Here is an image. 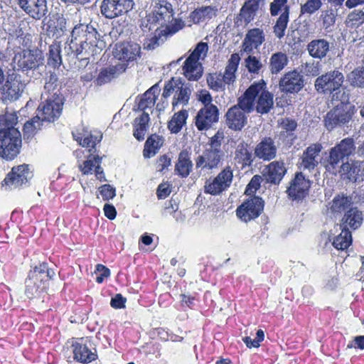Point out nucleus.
I'll use <instances>...</instances> for the list:
<instances>
[{
  "label": "nucleus",
  "instance_id": "nucleus-21",
  "mask_svg": "<svg viewBox=\"0 0 364 364\" xmlns=\"http://www.w3.org/2000/svg\"><path fill=\"white\" fill-rule=\"evenodd\" d=\"M79 341L73 344L74 359L82 363H89L95 360L97 358L96 349L89 348L86 343H83V338Z\"/></svg>",
  "mask_w": 364,
  "mask_h": 364
},
{
  "label": "nucleus",
  "instance_id": "nucleus-18",
  "mask_svg": "<svg viewBox=\"0 0 364 364\" xmlns=\"http://www.w3.org/2000/svg\"><path fill=\"white\" fill-rule=\"evenodd\" d=\"M141 47L138 43L124 42L116 45L114 55L119 60L132 62L140 56Z\"/></svg>",
  "mask_w": 364,
  "mask_h": 364
},
{
  "label": "nucleus",
  "instance_id": "nucleus-2",
  "mask_svg": "<svg viewBox=\"0 0 364 364\" xmlns=\"http://www.w3.org/2000/svg\"><path fill=\"white\" fill-rule=\"evenodd\" d=\"M341 102L328 111L324 117V124L328 130L337 127L348 126L350 122H355L357 117V108L351 103Z\"/></svg>",
  "mask_w": 364,
  "mask_h": 364
},
{
  "label": "nucleus",
  "instance_id": "nucleus-16",
  "mask_svg": "<svg viewBox=\"0 0 364 364\" xmlns=\"http://www.w3.org/2000/svg\"><path fill=\"white\" fill-rule=\"evenodd\" d=\"M224 154L221 149L206 148L196 159L197 168L211 170L218 166Z\"/></svg>",
  "mask_w": 364,
  "mask_h": 364
},
{
  "label": "nucleus",
  "instance_id": "nucleus-52",
  "mask_svg": "<svg viewBox=\"0 0 364 364\" xmlns=\"http://www.w3.org/2000/svg\"><path fill=\"white\" fill-rule=\"evenodd\" d=\"M335 148L345 158L348 157L355 149L354 141L352 138H346L335 146Z\"/></svg>",
  "mask_w": 364,
  "mask_h": 364
},
{
  "label": "nucleus",
  "instance_id": "nucleus-59",
  "mask_svg": "<svg viewBox=\"0 0 364 364\" xmlns=\"http://www.w3.org/2000/svg\"><path fill=\"white\" fill-rule=\"evenodd\" d=\"M322 6L321 0H308L301 6V14L311 15L320 9Z\"/></svg>",
  "mask_w": 364,
  "mask_h": 364
},
{
  "label": "nucleus",
  "instance_id": "nucleus-49",
  "mask_svg": "<svg viewBox=\"0 0 364 364\" xmlns=\"http://www.w3.org/2000/svg\"><path fill=\"white\" fill-rule=\"evenodd\" d=\"M349 84L355 87H364V66H359L352 70L348 75Z\"/></svg>",
  "mask_w": 364,
  "mask_h": 364
},
{
  "label": "nucleus",
  "instance_id": "nucleus-37",
  "mask_svg": "<svg viewBox=\"0 0 364 364\" xmlns=\"http://www.w3.org/2000/svg\"><path fill=\"white\" fill-rule=\"evenodd\" d=\"M234 159L242 166H250L253 162L252 154L248 149V144L243 140L239 141L236 146Z\"/></svg>",
  "mask_w": 364,
  "mask_h": 364
},
{
  "label": "nucleus",
  "instance_id": "nucleus-38",
  "mask_svg": "<svg viewBox=\"0 0 364 364\" xmlns=\"http://www.w3.org/2000/svg\"><path fill=\"white\" fill-rule=\"evenodd\" d=\"M149 115L147 112H143V113L136 117L134 120V136L139 140L142 141L144 139V136L149 127Z\"/></svg>",
  "mask_w": 364,
  "mask_h": 364
},
{
  "label": "nucleus",
  "instance_id": "nucleus-25",
  "mask_svg": "<svg viewBox=\"0 0 364 364\" xmlns=\"http://www.w3.org/2000/svg\"><path fill=\"white\" fill-rule=\"evenodd\" d=\"M255 154L264 161H270L276 156L277 147L270 137L263 139L255 147Z\"/></svg>",
  "mask_w": 364,
  "mask_h": 364
},
{
  "label": "nucleus",
  "instance_id": "nucleus-61",
  "mask_svg": "<svg viewBox=\"0 0 364 364\" xmlns=\"http://www.w3.org/2000/svg\"><path fill=\"white\" fill-rule=\"evenodd\" d=\"M101 160L102 159L99 156L89 158L80 166V168L83 174L91 173L93 168H95L98 164H101Z\"/></svg>",
  "mask_w": 364,
  "mask_h": 364
},
{
  "label": "nucleus",
  "instance_id": "nucleus-36",
  "mask_svg": "<svg viewBox=\"0 0 364 364\" xmlns=\"http://www.w3.org/2000/svg\"><path fill=\"white\" fill-rule=\"evenodd\" d=\"M240 57L237 53L231 55L230 58L228 60V65L225 67V72L222 74V78L226 85H231L235 82L236 75L235 73L237 70Z\"/></svg>",
  "mask_w": 364,
  "mask_h": 364
},
{
  "label": "nucleus",
  "instance_id": "nucleus-9",
  "mask_svg": "<svg viewBox=\"0 0 364 364\" xmlns=\"http://www.w3.org/2000/svg\"><path fill=\"white\" fill-rule=\"evenodd\" d=\"M43 55L41 50H23L15 55L14 63L18 70H28L36 69L43 63Z\"/></svg>",
  "mask_w": 364,
  "mask_h": 364
},
{
  "label": "nucleus",
  "instance_id": "nucleus-27",
  "mask_svg": "<svg viewBox=\"0 0 364 364\" xmlns=\"http://www.w3.org/2000/svg\"><path fill=\"white\" fill-rule=\"evenodd\" d=\"M265 40L264 31L258 28L249 30L242 43L243 50L252 52L253 48H257Z\"/></svg>",
  "mask_w": 364,
  "mask_h": 364
},
{
  "label": "nucleus",
  "instance_id": "nucleus-39",
  "mask_svg": "<svg viewBox=\"0 0 364 364\" xmlns=\"http://www.w3.org/2000/svg\"><path fill=\"white\" fill-rule=\"evenodd\" d=\"M159 94V89L156 85H154L150 87L145 93L141 96L138 105L137 109L141 111H144L148 108H152L155 105L156 96Z\"/></svg>",
  "mask_w": 364,
  "mask_h": 364
},
{
  "label": "nucleus",
  "instance_id": "nucleus-4",
  "mask_svg": "<svg viewBox=\"0 0 364 364\" xmlns=\"http://www.w3.org/2000/svg\"><path fill=\"white\" fill-rule=\"evenodd\" d=\"M208 50L206 43H198L194 50L186 58L183 65V70L185 77L188 80L198 81L203 75V69L202 64L199 63L200 58H204Z\"/></svg>",
  "mask_w": 364,
  "mask_h": 364
},
{
  "label": "nucleus",
  "instance_id": "nucleus-33",
  "mask_svg": "<svg viewBox=\"0 0 364 364\" xmlns=\"http://www.w3.org/2000/svg\"><path fill=\"white\" fill-rule=\"evenodd\" d=\"M307 50L311 57L322 59L329 51V43L323 38L312 40L307 45Z\"/></svg>",
  "mask_w": 364,
  "mask_h": 364
},
{
  "label": "nucleus",
  "instance_id": "nucleus-30",
  "mask_svg": "<svg viewBox=\"0 0 364 364\" xmlns=\"http://www.w3.org/2000/svg\"><path fill=\"white\" fill-rule=\"evenodd\" d=\"M322 149L320 144L310 145L302 156L301 166L305 169H314L318 164V155Z\"/></svg>",
  "mask_w": 364,
  "mask_h": 364
},
{
  "label": "nucleus",
  "instance_id": "nucleus-48",
  "mask_svg": "<svg viewBox=\"0 0 364 364\" xmlns=\"http://www.w3.org/2000/svg\"><path fill=\"white\" fill-rule=\"evenodd\" d=\"M341 229V232L335 237L333 242V245L338 250L347 249L352 242L351 233L349 230Z\"/></svg>",
  "mask_w": 364,
  "mask_h": 364
},
{
  "label": "nucleus",
  "instance_id": "nucleus-8",
  "mask_svg": "<svg viewBox=\"0 0 364 364\" xmlns=\"http://www.w3.org/2000/svg\"><path fill=\"white\" fill-rule=\"evenodd\" d=\"M134 6V0H102L100 12L105 18L113 19L127 14Z\"/></svg>",
  "mask_w": 364,
  "mask_h": 364
},
{
  "label": "nucleus",
  "instance_id": "nucleus-62",
  "mask_svg": "<svg viewBox=\"0 0 364 364\" xmlns=\"http://www.w3.org/2000/svg\"><path fill=\"white\" fill-rule=\"evenodd\" d=\"M245 67L250 73H257L262 68V64L255 56L249 55L245 60Z\"/></svg>",
  "mask_w": 364,
  "mask_h": 364
},
{
  "label": "nucleus",
  "instance_id": "nucleus-41",
  "mask_svg": "<svg viewBox=\"0 0 364 364\" xmlns=\"http://www.w3.org/2000/svg\"><path fill=\"white\" fill-rule=\"evenodd\" d=\"M351 198L343 195L336 196L332 202L330 203V210L333 213H341L342 212H346L350 208H352Z\"/></svg>",
  "mask_w": 364,
  "mask_h": 364
},
{
  "label": "nucleus",
  "instance_id": "nucleus-22",
  "mask_svg": "<svg viewBox=\"0 0 364 364\" xmlns=\"http://www.w3.org/2000/svg\"><path fill=\"white\" fill-rule=\"evenodd\" d=\"M279 87L283 92H298L304 87L303 76L296 70L289 72L280 80Z\"/></svg>",
  "mask_w": 364,
  "mask_h": 364
},
{
  "label": "nucleus",
  "instance_id": "nucleus-35",
  "mask_svg": "<svg viewBox=\"0 0 364 364\" xmlns=\"http://www.w3.org/2000/svg\"><path fill=\"white\" fill-rule=\"evenodd\" d=\"M258 96L255 107L256 111L262 114L268 113L274 105V95L266 90L265 82L262 90L259 92Z\"/></svg>",
  "mask_w": 364,
  "mask_h": 364
},
{
  "label": "nucleus",
  "instance_id": "nucleus-53",
  "mask_svg": "<svg viewBox=\"0 0 364 364\" xmlns=\"http://www.w3.org/2000/svg\"><path fill=\"white\" fill-rule=\"evenodd\" d=\"M207 82L210 89L215 91H223L225 89V82L222 78V73L210 74L207 77Z\"/></svg>",
  "mask_w": 364,
  "mask_h": 364
},
{
  "label": "nucleus",
  "instance_id": "nucleus-5",
  "mask_svg": "<svg viewBox=\"0 0 364 364\" xmlns=\"http://www.w3.org/2000/svg\"><path fill=\"white\" fill-rule=\"evenodd\" d=\"M272 16L279 15L273 26V33L279 39L285 36V31L289 21L290 6L288 0H273L269 5Z\"/></svg>",
  "mask_w": 364,
  "mask_h": 364
},
{
  "label": "nucleus",
  "instance_id": "nucleus-60",
  "mask_svg": "<svg viewBox=\"0 0 364 364\" xmlns=\"http://www.w3.org/2000/svg\"><path fill=\"white\" fill-rule=\"evenodd\" d=\"M232 171L230 167L225 168L218 175L215 177L219 182L223 185V187L226 190L230 187L232 181Z\"/></svg>",
  "mask_w": 364,
  "mask_h": 364
},
{
  "label": "nucleus",
  "instance_id": "nucleus-17",
  "mask_svg": "<svg viewBox=\"0 0 364 364\" xmlns=\"http://www.w3.org/2000/svg\"><path fill=\"white\" fill-rule=\"evenodd\" d=\"M33 176L28 165L15 166L4 179L5 183L11 188H16L26 183Z\"/></svg>",
  "mask_w": 364,
  "mask_h": 364
},
{
  "label": "nucleus",
  "instance_id": "nucleus-3",
  "mask_svg": "<svg viewBox=\"0 0 364 364\" xmlns=\"http://www.w3.org/2000/svg\"><path fill=\"white\" fill-rule=\"evenodd\" d=\"M343 82V74L338 70H334L318 77L315 80L314 87L318 93L332 94V100H338L340 88Z\"/></svg>",
  "mask_w": 364,
  "mask_h": 364
},
{
  "label": "nucleus",
  "instance_id": "nucleus-26",
  "mask_svg": "<svg viewBox=\"0 0 364 364\" xmlns=\"http://www.w3.org/2000/svg\"><path fill=\"white\" fill-rule=\"evenodd\" d=\"M217 9L212 6H202L192 11L188 17V26L208 21L217 15Z\"/></svg>",
  "mask_w": 364,
  "mask_h": 364
},
{
  "label": "nucleus",
  "instance_id": "nucleus-55",
  "mask_svg": "<svg viewBox=\"0 0 364 364\" xmlns=\"http://www.w3.org/2000/svg\"><path fill=\"white\" fill-rule=\"evenodd\" d=\"M40 116L36 115L31 121H28L23 126V132L28 137L33 135L38 130L41 129L42 121Z\"/></svg>",
  "mask_w": 364,
  "mask_h": 364
},
{
  "label": "nucleus",
  "instance_id": "nucleus-14",
  "mask_svg": "<svg viewBox=\"0 0 364 364\" xmlns=\"http://www.w3.org/2000/svg\"><path fill=\"white\" fill-rule=\"evenodd\" d=\"M16 3L26 14L35 20L42 19L48 12L46 0H16Z\"/></svg>",
  "mask_w": 364,
  "mask_h": 364
},
{
  "label": "nucleus",
  "instance_id": "nucleus-40",
  "mask_svg": "<svg viewBox=\"0 0 364 364\" xmlns=\"http://www.w3.org/2000/svg\"><path fill=\"white\" fill-rule=\"evenodd\" d=\"M164 143L163 138L157 134L151 135L146 140L143 151L144 158L154 156Z\"/></svg>",
  "mask_w": 364,
  "mask_h": 364
},
{
  "label": "nucleus",
  "instance_id": "nucleus-12",
  "mask_svg": "<svg viewBox=\"0 0 364 364\" xmlns=\"http://www.w3.org/2000/svg\"><path fill=\"white\" fill-rule=\"evenodd\" d=\"M264 81L261 80L252 84L237 100V104L234 105L246 113L254 110L255 101L257 96L262 90Z\"/></svg>",
  "mask_w": 364,
  "mask_h": 364
},
{
  "label": "nucleus",
  "instance_id": "nucleus-42",
  "mask_svg": "<svg viewBox=\"0 0 364 364\" xmlns=\"http://www.w3.org/2000/svg\"><path fill=\"white\" fill-rule=\"evenodd\" d=\"M289 59L287 54L282 52H277L270 58L269 68L272 74H277L281 72L288 64Z\"/></svg>",
  "mask_w": 364,
  "mask_h": 364
},
{
  "label": "nucleus",
  "instance_id": "nucleus-6",
  "mask_svg": "<svg viewBox=\"0 0 364 364\" xmlns=\"http://www.w3.org/2000/svg\"><path fill=\"white\" fill-rule=\"evenodd\" d=\"M21 142V135L18 129H11L10 132H0V156L13 159L19 153Z\"/></svg>",
  "mask_w": 364,
  "mask_h": 364
},
{
  "label": "nucleus",
  "instance_id": "nucleus-50",
  "mask_svg": "<svg viewBox=\"0 0 364 364\" xmlns=\"http://www.w3.org/2000/svg\"><path fill=\"white\" fill-rule=\"evenodd\" d=\"M74 139L80 143V144L84 147H92L94 148L95 145L100 142L102 138V135L93 136L91 134L87 135L83 134L76 135L73 133Z\"/></svg>",
  "mask_w": 364,
  "mask_h": 364
},
{
  "label": "nucleus",
  "instance_id": "nucleus-64",
  "mask_svg": "<svg viewBox=\"0 0 364 364\" xmlns=\"http://www.w3.org/2000/svg\"><path fill=\"white\" fill-rule=\"evenodd\" d=\"M99 191L104 200L112 199L116 196V190L109 184H104L99 188Z\"/></svg>",
  "mask_w": 364,
  "mask_h": 364
},
{
  "label": "nucleus",
  "instance_id": "nucleus-20",
  "mask_svg": "<svg viewBox=\"0 0 364 364\" xmlns=\"http://www.w3.org/2000/svg\"><path fill=\"white\" fill-rule=\"evenodd\" d=\"M41 271H43V269H33L29 272L26 279L25 294L28 298H33L38 295L45 288L43 278L38 276L39 273H42Z\"/></svg>",
  "mask_w": 364,
  "mask_h": 364
},
{
  "label": "nucleus",
  "instance_id": "nucleus-63",
  "mask_svg": "<svg viewBox=\"0 0 364 364\" xmlns=\"http://www.w3.org/2000/svg\"><path fill=\"white\" fill-rule=\"evenodd\" d=\"M264 333L261 329H259L256 333L255 338H251L250 336H245L242 338V341L248 348H257L259 346L261 341L264 340Z\"/></svg>",
  "mask_w": 364,
  "mask_h": 364
},
{
  "label": "nucleus",
  "instance_id": "nucleus-29",
  "mask_svg": "<svg viewBox=\"0 0 364 364\" xmlns=\"http://www.w3.org/2000/svg\"><path fill=\"white\" fill-rule=\"evenodd\" d=\"M7 32L9 34L8 43L14 48H21L30 46L31 36L25 34L19 26L13 29L8 28Z\"/></svg>",
  "mask_w": 364,
  "mask_h": 364
},
{
  "label": "nucleus",
  "instance_id": "nucleus-56",
  "mask_svg": "<svg viewBox=\"0 0 364 364\" xmlns=\"http://www.w3.org/2000/svg\"><path fill=\"white\" fill-rule=\"evenodd\" d=\"M186 26H188V18L186 21H183L181 18H175L173 17L172 21L167 23L164 28H165L164 31L166 33L172 35L181 30Z\"/></svg>",
  "mask_w": 364,
  "mask_h": 364
},
{
  "label": "nucleus",
  "instance_id": "nucleus-34",
  "mask_svg": "<svg viewBox=\"0 0 364 364\" xmlns=\"http://www.w3.org/2000/svg\"><path fill=\"white\" fill-rule=\"evenodd\" d=\"M193 166L189 152L186 149L182 150L178 155L175 171L182 178H186L191 172Z\"/></svg>",
  "mask_w": 364,
  "mask_h": 364
},
{
  "label": "nucleus",
  "instance_id": "nucleus-32",
  "mask_svg": "<svg viewBox=\"0 0 364 364\" xmlns=\"http://www.w3.org/2000/svg\"><path fill=\"white\" fill-rule=\"evenodd\" d=\"M362 222V212L359 211L356 208H352L345 213L340 227L346 230H348L349 228L355 230L361 225Z\"/></svg>",
  "mask_w": 364,
  "mask_h": 364
},
{
  "label": "nucleus",
  "instance_id": "nucleus-58",
  "mask_svg": "<svg viewBox=\"0 0 364 364\" xmlns=\"http://www.w3.org/2000/svg\"><path fill=\"white\" fill-rule=\"evenodd\" d=\"M346 23L351 26L358 27L364 23V11L360 9H355L348 14Z\"/></svg>",
  "mask_w": 364,
  "mask_h": 364
},
{
  "label": "nucleus",
  "instance_id": "nucleus-46",
  "mask_svg": "<svg viewBox=\"0 0 364 364\" xmlns=\"http://www.w3.org/2000/svg\"><path fill=\"white\" fill-rule=\"evenodd\" d=\"M187 117L188 112L186 110H181L176 113L168 122V127L169 130L175 134L179 132L185 124Z\"/></svg>",
  "mask_w": 364,
  "mask_h": 364
},
{
  "label": "nucleus",
  "instance_id": "nucleus-43",
  "mask_svg": "<svg viewBox=\"0 0 364 364\" xmlns=\"http://www.w3.org/2000/svg\"><path fill=\"white\" fill-rule=\"evenodd\" d=\"M257 11H258L254 9L242 5L238 15L235 18V24H237V26H245L248 25L255 19Z\"/></svg>",
  "mask_w": 364,
  "mask_h": 364
},
{
  "label": "nucleus",
  "instance_id": "nucleus-11",
  "mask_svg": "<svg viewBox=\"0 0 364 364\" xmlns=\"http://www.w3.org/2000/svg\"><path fill=\"white\" fill-rule=\"evenodd\" d=\"M0 93L4 100L14 101L18 99L26 84L19 75H9L4 85H0Z\"/></svg>",
  "mask_w": 364,
  "mask_h": 364
},
{
  "label": "nucleus",
  "instance_id": "nucleus-54",
  "mask_svg": "<svg viewBox=\"0 0 364 364\" xmlns=\"http://www.w3.org/2000/svg\"><path fill=\"white\" fill-rule=\"evenodd\" d=\"M336 13L332 9L321 11V19L322 20L323 27L326 31H330L335 24L336 20Z\"/></svg>",
  "mask_w": 364,
  "mask_h": 364
},
{
  "label": "nucleus",
  "instance_id": "nucleus-10",
  "mask_svg": "<svg viewBox=\"0 0 364 364\" xmlns=\"http://www.w3.org/2000/svg\"><path fill=\"white\" fill-rule=\"evenodd\" d=\"M264 209V201L258 196H254L245 201L237 209V215L244 222L257 218Z\"/></svg>",
  "mask_w": 364,
  "mask_h": 364
},
{
  "label": "nucleus",
  "instance_id": "nucleus-23",
  "mask_svg": "<svg viewBox=\"0 0 364 364\" xmlns=\"http://www.w3.org/2000/svg\"><path fill=\"white\" fill-rule=\"evenodd\" d=\"M339 171L347 175V178L353 182L364 181V161H355L351 164L343 163Z\"/></svg>",
  "mask_w": 364,
  "mask_h": 364
},
{
  "label": "nucleus",
  "instance_id": "nucleus-15",
  "mask_svg": "<svg viewBox=\"0 0 364 364\" xmlns=\"http://www.w3.org/2000/svg\"><path fill=\"white\" fill-rule=\"evenodd\" d=\"M152 14L153 15L149 21L164 28L173 19V10L172 4L165 0L159 1L155 3Z\"/></svg>",
  "mask_w": 364,
  "mask_h": 364
},
{
  "label": "nucleus",
  "instance_id": "nucleus-19",
  "mask_svg": "<svg viewBox=\"0 0 364 364\" xmlns=\"http://www.w3.org/2000/svg\"><path fill=\"white\" fill-rule=\"evenodd\" d=\"M310 181L304 178L301 173H296L287 189L289 196L292 200H302L308 194Z\"/></svg>",
  "mask_w": 364,
  "mask_h": 364
},
{
  "label": "nucleus",
  "instance_id": "nucleus-28",
  "mask_svg": "<svg viewBox=\"0 0 364 364\" xmlns=\"http://www.w3.org/2000/svg\"><path fill=\"white\" fill-rule=\"evenodd\" d=\"M287 172L284 164L281 161H272L265 168L264 176L267 182L279 183Z\"/></svg>",
  "mask_w": 364,
  "mask_h": 364
},
{
  "label": "nucleus",
  "instance_id": "nucleus-51",
  "mask_svg": "<svg viewBox=\"0 0 364 364\" xmlns=\"http://www.w3.org/2000/svg\"><path fill=\"white\" fill-rule=\"evenodd\" d=\"M344 157L335 148L330 150L329 157L326 165V169L330 172H336L337 168L340 167L341 162L343 161Z\"/></svg>",
  "mask_w": 364,
  "mask_h": 364
},
{
  "label": "nucleus",
  "instance_id": "nucleus-13",
  "mask_svg": "<svg viewBox=\"0 0 364 364\" xmlns=\"http://www.w3.org/2000/svg\"><path fill=\"white\" fill-rule=\"evenodd\" d=\"M219 119V110L217 106L203 107L195 117V125L199 131H206Z\"/></svg>",
  "mask_w": 364,
  "mask_h": 364
},
{
  "label": "nucleus",
  "instance_id": "nucleus-1",
  "mask_svg": "<svg viewBox=\"0 0 364 364\" xmlns=\"http://www.w3.org/2000/svg\"><path fill=\"white\" fill-rule=\"evenodd\" d=\"M96 28L90 24H80L74 27L68 49L78 60H87L101 50L102 41ZM67 49V47H65Z\"/></svg>",
  "mask_w": 364,
  "mask_h": 364
},
{
  "label": "nucleus",
  "instance_id": "nucleus-7",
  "mask_svg": "<svg viewBox=\"0 0 364 364\" xmlns=\"http://www.w3.org/2000/svg\"><path fill=\"white\" fill-rule=\"evenodd\" d=\"M63 105V99L59 95L54 93L51 97L43 102L37 109L42 122H54L61 114Z\"/></svg>",
  "mask_w": 364,
  "mask_h": 364
},
{
  "label": "nucleus",
  "instance_id": "nucleus-45",
  "mask_svg": "<svg viewBox=\"0 0 364 364\" xmlns=\"http://www.w3.org/2000/svg\"><path fill=\"white\" fill-rule=\"evenodd\" d=\"M62 63L60 55V45L59 42L55 41L49 46L48 53V64L53 68H58Z\"/></svg>",
  "mask_w": 364,
  "mask_h": 364
},
{
  "label": "nucleus",
  "instance_id": "nucleus-47",
  "mask_svg": "<svg viewBox=\"0 0 364 364\" xmlns=\"http://www.w3.org/2000/svg\"><path fill=\"white\" fill-rule=\"evenodd\" d=\"M191 92L192 90L188 85H182L181 87L178 86L173 97V106L175 107L178 104H188Z\"/></svg>",
  "mask_w": 364,
  "mask_h": 364
},
{
  "label": "nucleus",
  "instance_id": "nucleus-31",
  "mask_svg": "<svg viewBox=\"0 0 364 364\" xmlns=\"http://www.w3.org/2000/svg\"><path fill=\"white\" fill-rule=\"evenodd\" d=\"M127 65L124 63H118L116 65H111L101 70L98 74L95 82L98 85H102L109 82L112 79L115 78L120 73L125 71Z\"/></svg>",
  "mask_w": 364,
  "mask_h": 364
},
{
  "label": "nucleus",
  "instance_id": "nucleus-57",
  "mask_svg": "<svg viewBox=\"0 0 364 364\" xmlns=\"http://www.w3.org/2000/svg\"><path fill=\"white\" fill-rule=\"evenodd\" d=\"M225 190L223 185L216 178H214L212 181H207L204 186V192L213 196L218 195Z\"/></svg>",
  "mask_w": 364,
  "mask_h": 364
},
{
  "label": "nucleus",
  "instance_id": "nucleus-44",
  "mask_svg": "<svg viewBox=\"0 0 364 364\" xmlns=\"http://www.w3.org/2000/svg\"><path fill=\"white\" fill-rule=\"evenodd\" d=\"M18 123V117L15 112H8L0 115V132H8L11 129H18L15 127Z\"/></svg>",
  "mask_w": 364,
  "mask_h": 364
},
{
  "label": "nucleus",
  "instance_id": "nucleus-24",
  "mask_svg": "<svg viewBox=\"0 0 364 364\" xmlns=\"http://www.w3.org/2000/svg\"><path fill=\"white\" fill-rule=\"evenodd\" d=\"M245 113L237 107H231L225 114L228 127L232 130H241L247 122Z\"/></svg>",
  "mask_w": 364,
  "mask_h": 364
}]
</instances>
